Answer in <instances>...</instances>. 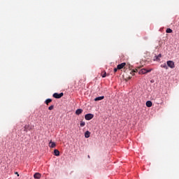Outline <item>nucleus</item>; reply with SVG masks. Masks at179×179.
<instances>
[{
	"mask_svg": "<svg viewBox=\"0 0 179 179\" xmlns=\"http://www.w3.org/2000/svg\"><path fill=\"white\" fill-rule=\"evenodd\" d=\"M85 125H86V123L83 121H81L80 124V126L83 127H85Z\"/></svg>",
	"mask_w": 179,
	"mask_h": 179,
	"instance_id": "obj_17",
	"label": "nucleus"
},
{
	"mask_svg": "<svg viewBox=\"0 0 179 179\" xmlns=\"http://www.w3.org/2000/svg\"><path fill=\"white\" fill-rule=\"evenodd\" d=\"M34 178L35 179H41V174H40V173H36L34 175Z\"/></svg>",
	"mask_w": 179,
	"mask_h": 179,
	"instance_id": "obj_6",
	"label": "nucleus"
},
{
	"mask_svg": "<svg viewBox=\"0 0 179 179\" xmlns=\"http://www.w3.org/2000/svg\"><path fill=\"white\" fill-rule=\"evenodd\" d=\"M152 101H148L147 102H146V106H147V107H152Z\"/></svg>",
	"mask_w": 179,
	"mask_h": 179,
	"instance_id": "obj_14",
	"label": "nucleus"
},
{
	"mask_svg": "<svg viewBox=\"0 0 179 179\" xmlns=\"http://www.w3.org/2000/svg\"><path fill=\"white\" fill-rule=\"evenodd\" d=\"M24 132H27L28 131H30V129H29V128H30V125H29V124H26L24 127Z\"/></svg>",
	"mask_w": 179,
	"mask_h": 179,
	"instance_id": "obj_7",
	"label": "nucleus"
},
{
	"mask_svg": "<svg viewBox=\"0 0 179 179\" xmlns=\"http://www.w3.org/2000/svg\"><path fill=\"white\" fill-rule=\"evenodd\" d=\"M51 101H52V99H48L45 100V104H47V106H48L49 103H51Z\"/></svg>",
	"mask_w": 179,
	"mask_h": 179,
	"instance_id": "obj_13",
	"label": "nucleus"
},
{
	"mask_svg": "<svg viewBox=\"0 0 179 179\" xmlns=\"http://www.w3.org/2000/svg\"><path fill=\"white\" fill-rule=\"evenodd\" d=\"M126 65H127V63L125 62L118 64L117 69H122V68H124V66H125Z\"/></svg>",
	"mask_w": 179,
	"mask_h": 179,
	"instance_id": "obj_5",
	"label": "nucleus"
},
{
	"mask_svg": "<svg viewBox=\"0 0 179 179\" xmlns=\"http://www.w3.org/2000/svg\"><path fill=\"white\" fill-rule=\"evenodd\" d=\"M88 157H89V159H90V155H88Z\"/></svg>",
	"mask_w": 179,
	"mask_h": 179,
	"instance_id": "obj_24",
	"label": "nucleus"
},
{
	"mask_svg": "<svg viewBox=\"0 0 179 179\" xmlns=\"http://www.w3.org/2000/svg\"><path fill=\"white\" fill-rule=\"evenodd\" d=\"M104 99V96H98L94 99V101H100V100H103Z\"/></svg>",
	"mask_w": 179,
	"mask_h": 179,
	"instance_id": "obj_10",
	"label": "nucleus"
},
{
	"mask_svg": "<svg viewBox=\"0 0 179 179\" xmlns=\"http://www.w3.org/2000/svg\"><path fill=\"white\" fill-rule=\"evenodd\" d=\"M82 113H83V110L82 109H77L76 110V115H80V114H82Z\"/></svg>",
	"mask_w": 179,
	"mask_h": 179,
	"instance_id": "obj_8",
	"label": "nucleus"
},
{
	"mask_svg": "<svg viewBox=\"0 0 179 179\" xmlns=\"http://www.w3.org/2000/svg\"><path fill=\"white\" fill-rule=\"evenodd\" d=\"M134 72H138V69L134 70Z\"/></svg>",
	"mask_w": 179,
	"mask_h": 179,
	"instance_id": "obj_23",
	"label": "nucleus"
},
{
	"mask_svg": "<svg viewBox=\"0 0 179 179\" xmlns=\"http://www.w3.org/2000/svg\"><path fill=\"white\" fill-rule=\"evenodd\" d=\"M48 110H54V105L49 106Z\"/></svg>",
	"mask_w": 179,
	"mask_h": 179,
	"instance_id": "obj_20",
	"label": "nucleus"
},
{
	"mask_svg": "<svg viewBox=\"0 0 179 179\" xmlns=\"http://www.w3.org/2000/svg\"><path fill=\"white\" fill-rule=\"evenodd\" d=\"M166 31V33H171L173 31V29L168 28Z\"/></svg>",
	"mask_w": 179,
	"mask_h": 179,
	"instance_id": "obj_18",
	"label": "nucleus"
},
{
	"mask_svg": "<svg viewBox=\"0 0 179 179\" xmlns=\"http://www.w3.org/2000/svg\"><path fill=\"white\" fill-rule=\"evenodd\" d=\"M54 153H55V156H59V150H55Z\"/></svg>",
	"mask_w": 179,
	"mask_h": 179,
	"instance_id": "obj_15",
	"label": "nucleus"
},
{
	"mask_svg": "<svg viewBox=\"0 0 179 179\" xmlns=\"http://www.w3.org/2000/svg\"><path fill=\"white\" fill-rule=\"evenodd\" d=\"M93 117H94V115L88 113L85 115V119L87 120V121H90V120L93 119Z\"/></svg>",
	"mask_w": 179,
	"mask_h": 179,
	"instance_id": "obj_3",
	"label": "nucleus"
},
{
	"mask_svg": "<svg viewBox=\"0 0 179 179\" xmlns=\"http://www.w3.org/2000/svg\"><path fill=\"white\" fill-rule=\"evenodd\" d=\"M85 138H90V132L89 131H87L85 133Z\"/></svg>",
	"mask_w": 179,
	"mask_h": 179,
	"instance_id": "obj_11",
	"label": "nucleus"
},
{
	"mask_svg": "<svg viewBox=\"0 0 179 179\" xmlns=\"http://www.w3.org/2000/svg\"><path fill=\"white\" fill-rule=\"evenodd\" d=\"M52 96L55 99H61V97H62V96H64V93L63 92H61L60 94L55 93V94H53Z\"/></svg>",
	"mask_w": 179,
	"mask_h": 179,
	"instance_id": "obj_4",
	"label": "nucleus"
},
{
	"mask_svg": "<svg viewBox=\"0 0 179 179\" xmlns=\"http://www.w3.org/2000/svg\"><path fill=\"white\" fill-rule=\"evenodd\" d=\"M101 76H102V78H106V76H107V73L104 71Z\"/></svg>",
	"mask_w": 179,
	"mask_h": 179,
	"instance_id": "obj_19",
	"label": "nucleus"
},
{
	"mask_svg": "<svg viewBox=\"0 0 179 179\" xmlns=\"http://www.w3.org/2000/svg\"><path fill=\"white\" fill-rule=\"evenodd\" d=\"M161 68H164V69H169V66H167V64H166V63L161 64Z\"/></svg>",
	"mask_w": 179,
	"mask_h": 179,
	"instance_id": "obj_12",
	"label": "nucleus"
},
{
	"mask_svg": "<svg viewBox=\"0 0 179 179\" xmlns=\"http://www.w3.org/2000/svg\"><path fill=\"white\" fill-rule=\"evenodd\" d=\"M160 58H162V55H159L158 56H156L157 61H160Z\"/></svg>",
	"mask_w": 179,
	"mask_h": 179,
	"instance_id": "obj_16",
	"label": "nucleus"
},
{
	"mask_svg": "<svg viewBox=\"0 0 179 179\" xmlns=\"http://www.w3.org/2000/svg\"><path fill=\"white\" fill-rule=\"evenodd\" d=\"M128 79H131V78H129Z\"/></svg>",
	"mask_w": 179,
	"mask_h": 179,
	"instance_id": "obj_25",
	"label": "nucleus"
},
{
	"mask_svg": "<svg viewBox=\"0 0 179 179\" xmlns=\"http://www.w3.org/2000/svg\"><path fill=\"white\" fill-rule=\"evenodd\" d=\"M118 71V67L117 66V68H115L114 69V72L115 73V72H117Z\"/></svg>",
	"mask_w": 179,
	"mask_h": 179,
	"instance_id": "obj_21",
	"label": "nucleus"
},
{
	"mask_svg": "<svg viewBox=\"0 0 179 179\" xmlns=\"http://www.w3.org/2000/svg\"><path fill=\"white\" fill-rule=\"evenodd\" d=\"M166 64H167V66L169 68H171V69H174V68H176V65L174 64V62H173L171 60L167 61Z\"/></svg>",
	"mask_w": 179,
	"mask_h": 179,
	"instance_id": "obj_2",
	"label": "nucleus"
},
{
	"mask_svg": "<svg viewBox=\"0 0 179 179\" xmlns=\"http://www.w3.org/2000/svg\"><path fill=\"white\" fill-rule=\"evenodd\" d=\"M55 146H57V144H55V142L50 141L49 143V147L50 148H55Z\"/></svg>",
	"mask_w": 179,
	"mask_h": 179,
	"instance_id": "obj_9",
	"label": "nucleus"
},
{
	"mask_svg": "<svg viewBox=\"0 0 179 179\" xmlns=\"http://www.w3.org/2000/svg\"><path fill=\"white\" fill-rule=\"evenodd\" d=\"M15 174L19 177V173L17 172H15Z\"/></svg>",
	"mask_w": 179,
	"mask_h": 179,
	"instance_id": "obj_22",
	"label": "nucleus"
},
{
	"mask_svg": "<svg viewBox=\"0 0 179 179\" xmlns=\"http://www.w3.org/2000/svg\"><path fill=\"white\" fill-rule=\"evenodd\" d=\"M152 69H150L147 70L146 69H142L138 71L139 75H145V73H149V72H152Z\"/></svg>",
	"mask_w": 179,
	"mask_h": 179,
	"instance_id": "obj_1",
	"label": "nucleus"
}]
</instances>
